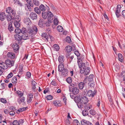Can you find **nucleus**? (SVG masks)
Wrapping results in <instances>:
<instances>
[{"mask_svg":"<svg viewBox=\"0 0 125 125\" xmlns=\"http://www.w3.org/2000/svg\"><path fill=\"white\" fill-rule=\"evenodd\" d=\"M94 76L93 74H90L88 78V80L90 82H92L93 80Z\"/></svg>","mask_w":125,"mask_h":125,"instance_id":"30","label":"nucleus"},{"mask_svg":"<svg viewBox=\"0 0 125 125\" xmlns=\"http://www.w3.org/2000/svg\"><path fill=\"white\" fill-rule=\"evenodd\" d=\"M17 93L19 96L21 97L23 95V94L21 92L19 91H17Z\"/></svg>","mask_w":125,"mask_h":125,"instance_id":"52","label":"nucleus"},{"mask_svg":"<svg viewBox=\"0 0 125 125\" xmlns=\"http://www.w3.org/2000/svg\"><path fill=\"white\" fill-rule=\"evenodd\" d=\"M72 90V91L73 94L74 95L77 94L79 92V89L77 87H75L73 88Z\"/></svg>","mask_w":125,"mask_h":125,"instance_id":"11","label":"nucleus"},{"mask_svg":"<svg viewBox=\"0 0 125 125\" xmlns=\"http://www.w3.org/2000/svg\"><path fill=\"white\" fill-rule=\"evenodd\" d=\"M47 100H51L52 99V96L51 95H49L46 97Z\"/></svg>","mask_w":125,"mask_h":125,"instance_id":"57","label":"nucleus"},{"mask_svg":"<svg viewBox=\"0 0 125 125\" xmlns=\"http://www.w3.org/2000/svg\"><path fill=\"white\" fill-rule=\"evenodd\" d=\"M5 86V84L4 83H2L0 84V89L1 90L4 88Z\"/></svg>","mask_w":125,"mask_h":125,"instance_id":"43","label":"nucleus"},{"mask_svg":"<svg viewBox=\"0 0 125 125\" xmlns=\"http://www.w3.org/2000/svg\"><path fill=\"white\" fill-rule=\"evenodd\" d=\"M24 21L25 23L27 25H29L31 24V22L30 18H25Z\"/></svg>","mask_w":125,"mask_h":125,"instance_id":"16","label":"nucleus"},{"mask_svg":"<svg viewBox=\"0 0 125 125\" xmlns=\"http://www.w3.org/2000/svg\"><path fill=\"white\" fill-rule=\"evenodd\" d=\"M82 114L83 116H85L87 115L88 113L87 110H83L82 112Z\"/></svg>","mask_w":125,"mask_h":125,"instance_id":"41","label":"nucleus"},{"mask_svg":"<svg viewBox=\"0 0 125 125\" xmlns=\"http://www.w3.org/2000/svg\"><path fill=\"white\" fill-rule=\"evenodd\" d=\"M85 63H83L81 64L80 72L81 74L83 73L85 75H87L89 73L90 69L89 67L85 68Z\"/></svg>","mask_w":125,"mask_h":125,"instance_id":"2","label":"nucleus"},{"mask_svg":"<svg viewBox=\"0 0 125 125\" xmlns=\"http://www.w3.org/2000/svg\"><path fill=\"white\" fill-rule=\"evenodd\" d=\"M6 18V15L5 13L2 12L0 14V19L1 21H3Z\"/></svg>","mask_w":125,"mask_h":125,"instance_id":"15","label":"nucleus"},{"mask_svg":"<svg viewBox=\"0 0 125 125\" xmlns=\"http://www.w3.org/2000/svg\"><path fill=\"white\" fill-rule=\"evenodd\" d=\"M13 76V74L12 72H10L9 74L7 76V78L8 79H9L11 78Z\"/></svg>","mask_w":125,"mask_h":125,"instance_id":"58","label":"nucleus"},{"mask_svg":"<svg viewBox=\"0 0 125 125\" xmlns=\"http://www.w3.org/2000/svg\"><path fill=\"white\" fill-rule=\"evenodd\" d=\"M12 47L15 52H18L19 48V46L16 43L13 44L12 45Z\"/></svg>","mask_w":125,"mask_h":125,"instance_id":"9","label":"nucleus"},{"mask_svg":"<svg viewBox=\"0 0 125 125\" xmlns=\"http://www.w3.org/2000/svg\"><path fill=\"white\" fill-rule=\"evenodd\" d=\"M43 23V21L42 19H40L39 21V25L40 27H41L42 26Z\"/></svg>","mask_w":125,"mask_h":125,"instance_id":"50","label":"nucleus"},{"mask_svg":"<svg viewBox=\"0 0 125 125\" xmlns=\"http://www.w3.org/2000/svg\"><path fill=\"white\" fill-rule=\"evenodd\" d=\"M84 83L82 82H80L79 84V88L80 89H82L84 87Z\"/></svg>","mask_w":125,"mask_h":125,"instance_id":"32","label":"nucleus"},{"mask_svg":"<svg viewBox=\"0 0 125 125\" xmlns=\"http://www.w3.org/2000/svg\"><path fill=\"white\" fill-rule=\"evenodd\" d=\"M42 36L43 37L44 39L47 41H48V36L46 33H43L42 34Z\"/></svg>","mask_w":125,"mask_h":125,"instance_id":"21","label":"nucleus"},{"mask_svg":"<svg viewBox=\"0 0 125 125\" xmlns=\"http://www.w3.org/2000/svg\"><path fill=\"white\" fill-rule=\"evenodd\" d=\"M33 97L32 94L31 93H29L28 95L27 98V103H29L31 102L32 100Z\"/></svg>","mask_w":125,"mask_h":125,"instance_id":"8","label":"nucleus"},{"mask_svg":"<svg viewBox=\"0 0 125 125\" xmlns=\"http://www.w3.org/2000/svg\"><path fill=\"white\" fill-rule=\"evenodd\" d=\"M12 123L13 125H20L19 123L17 120L13 121Z\"/></svg>","mask_w":125,"mask_h":125,"instance_id":"54","label":"nucleus"},{"mask_svg":"<svg viewBox=\"0 0 125 125\" xmlns=\"http://www.w3.org/2000/svg\"><path fill=\"white\" fill-rule=\"evenodd\" d=\"M33 2L34 4L38 6L39 4V2L37 0H33Z\"/></svg>","mask_w":125,"mask_h":125,"instance_id":"51","label":"nucleus"},{"mask_svg":"<svg viewBox=\"0 0 125 125\" xmlns=\"http://www.w3.org/2000/svg\"><path fill=\"white\" fill-rule=\"evenodd\" d=\"M58 101H54L53 102V104L55 106H60V104L58 102Z\"/></svg>","mask_w":125,"mask_h":125,"instance_id":"33","label":"nucleus"},{"mask_svg":"<svg viewBox=\"0 0 125 125\" xmlns=\"http://www.w3.org/2000/svg\"><path fill=\"white\" fill-rule=\"evenodd\" d=\"M26 109V107H22L21 108H20L18 110V111L19 112H22L23 111H24Z\"/></svg>","mask_w":125,"mask_h":125,"instance_id":"53","label":"nucleus"},{"mask_svg":"<svg viewBox=\"0 0 125 125\" xmlns=\"http://www.w3.org/2000/svg\"><path fill=\"white\" fill-rule=\"evenodd\" d=\"M84 122L85 123L88 125H93L92 123L89 122V121L86 120H84Z\"/></svg>","mask_w":125,"mask_h":125,"instance_id":"56","label":"nucleus"},{"mask_svg":"<svg viewBox=\"0 0 125 125\" xmlns=\"http://www.w3.org/2000/svg\"><path fill=\"white\" fill-rule=\"evenodd\" d=\"M6 19L8 21H10L11 19H12V16L9 15H8L6 16Z\"/></svg>","mask_w":125,"mask_h":125,"instance_id":"40","label":"nucleus"},{"mask_svg":"<svg viewBox=\"0 0 125 125\" xmlns=\"http://www.w3.org/2000/svg\"><path fill=\"white\" fill-rule=\"evenodd\" d=\"M30 5L28 4H26L25 5V9L27 10L31 11V9L30 7Z\"/></svg>","mask_w":125,"mask_h":125,"instance_id":"26","label":"nucleus"},{"mask_svg":"<svg viewBox=\"0 0 125 125\" xmlns=\"http://www.w3.org/2000/svg\"><path fill=\"white\" fill-rule=\"evenodd\" d=\"M31 83L32 89L33 90L35 91L36 88V84L37 83L34 81H32Z\"/></svg>","mask_w":125,"mask_h":125,"instance_id":"18","label":"nucleus"},{"mask_svg":"<svg viewBox=\"0 0 125 125\" xmlns=\"http://www.w3.org/2000/svg\"><path fill=\"white\" fill-rule=\"evenodd\" d=\"M15 32L17 33L20 34L21 33V30L18 28L16 29L15 30Z\"/></svg>","mask_w":125,"mask_h":125,"instance_id":"44","label":"nucleus"},{"mask_svg":"<svg viewBox=\"0 0 125 125\" xmlns=\"http://www.w3.org/2000/svg\"><path fill=\"white\" fill-rule=\"evenodd\" d=\"M81 102H79L77 103V105L78 107L80 108H82L83 107V104L81 103Z\"/></svg>","mask_w":125,"mask_h":125,"instance_id":"48","label":"nucleus"},{"mask_svg":"<svg viewBox=\"0 0 125 125\" xmlns=\"http://www.w3.org/2000/svg\"><path fill=\"white\" fill-rule=\"evenodd\" d=\"M66 41L70 43L71 42L70 38L69 37H67L66 38Z\"/></svg>","mask_w":125,"mask_h":125,"instance_id":"60","label":"nucleus"},{"mask_svg":"<svg viewBox=\"0 0 125 125\" xmlns=\"http://www.w3.org/2000/svg\"><path fill=\"white\" fill-rule=\"evenodd\" d=\"M61 72H62V75L64 76L66 75L68 73L67 70L66 69H64Z\"/></svg>","mask_w":125,"mask_h":125,"instance_id":"28","label":"nucleus"},{"mask_svg":"<svg viewBox=\"0 0 125 125\" xmlns=\"http://www.w3.org/2000/svg\"><path fill=\"white\" fill-rule=\"evenodd\" d=\"M35 11L38 14H40L41 13V11L40 10L38 7H35L34 8Z\"/></svg>","mask_w":125,"mask_h":125,"instance_id":"36","label":"nucleus"},{"mask_svg":"<svg viewBox=\"0 0 125 125\" xmlns=\"http://www.w3.org/2000/svg\"><path fill=\"white\" fill-rule=\"evenodd\" d=\"M74 84H70V86H69V91L71 92L72 91V89L73 88V87H74Z\"/></svg>","mask_w":125,"mask_h":125,"instance_id":"39","label":"nucleus"},{"mask_svg":"<svg viewBox=\"0 0 125 125\" xmlns=\"http://www.w3.org/2000/svg\"><path fill=\"white\" fill-rule=\"evenodd\" d=\"M53 47L54 49H55V50L57 51H58L59 50V47L58 45L57 44H55L54 45H53Z\"/></svg>","mask_w":125,"mask_h":125,"instance_id":"47","label":"nucleus"},{"mask_svg":"<svg viewBox=\"0 0 125 125\" xmlns=\"http://www.w3.org/2000/svg\"><path fill=\"white\" fill-rule=\"evenodd\" d=\"M25 98L24 97L22 98L20 97L17 99V101L19 104H20L21 103L24 102L25 100Z\"/></svg>","mask_w":125,"mask_h":125,"instance_id":"22","label":"nucleus"},{"mask_svg":"<svg viewBox=\"0 0 125 125\" xmlns=\"http://www.w3.org/2000/svg\"><path fill=\"white\" fill-rule=\"evenodd\" d=\"M29 33L32 38H33L38 31V29L36 26H33L32 28H30L29 30Z\"/></svg>","mask_w":125,"mask_h":125,"instance_id":"3","label":"nucleus"},{"mask_svg":"<svg viewBox=\"0 0 125 125\" xmlns=\"http://www.w3.org/2000/svg\"><path fill=\"white\" fill-rule=\"evenodd\" d=\"M6 11L7 13L9 14L12 13V15H14L16 14L15 11L13 10L10 7H8L7 8Z\"/></svg>","mask_w":125,"mask_h":125,"instance_id":"5","label":"nucleus"},{"mask_svg":"<svg viewBox=\"0 0 125 125\" xmlns=\"http://www.w3.org/2000/svg\"><path fill=\"white\" fill-rule=\"evenodd\" d=\"M89 83L90 84L89 86L90 87H93L94 86V83L93 81H92V82H90Z\"/></svg>","mask_w":125,"mask_h":125,"instance_id":"55","label":"nucleus"},{"mask_svg":"<svg viewBox=\"0 0 125 125\" xmlns=\"http://www.w3.org/2000/svg\"><path fill=\"white\" fill-rule=\"evenodd\" d=\"M48 16V21L50 23H51L52 21V18L53 16V14L50 11H48L47 13Z\"/></svg>","mask_w":125,"mask_h":125,"instance_id":"4","label":"nucleus"},{"mask_svg":"<svg viewBox=\"0 0 125 125\" xmlns=\"http://www.w3.org/2000/svg\"><path fill=\"white\" fill-rule=\"evenodd\" d=\"M92 107V106L90 104H86L84 106V108L85 109L87 110H88Z\"/></svg>","mask_w":125,"mask_h":125,"instance_id":"29","label":"nucleus"},{"mask_svg":"<svg viewBox=\"0 0 125 125\" xmlns=\"http://www.w3.org/2000/svg\"><path fill=\"white\" fill-rule=\"evenodd\" d=\"M73 123L74 125H80L78 121L77 120H75L73 121Z\"/></svg>","mask_w":125,"mask_h":125,"instance_id":"42","label":"nucleus"},{"mask_svg":"<svg viewBox=\"0 0 125 125\" xmlns=\"http://www.w3.org/2000/svg\"><path fill=\"white\" fill-rule=\"evenodd\" d=\"M121 76L123 78L125 77V71H123L121 73Z\"/></svg>","mask_w":125,"mask_h":125,"instance_id":"64","label":"nucleus"},{"mask_svg":"<svg viewBox=\"0 0 125 125\" xmlns=\"http://www.w3.org/2000/svg\"><path fill=\"white\" fill-rule=\"evenodd\" d=\"M89 113L92 115H96V112L95 111L93 110H91L89 111Z\"/></svg>","mask_w":125,"mask_h":125,"instance_id":"38","label":"nucleus"},{"mask_svg":"<svg viewBox=\"0 0 125 125\" xmlns=\"http://www.w3.org/2000/svg\"><path fill=\"white\" fill-rule=\"evenodd\" d=\"M39 8L42 11H44L45 10V7L42 4L40 6Z\"/></svg>","mask_w":125,"mask_h":125,"instance_id":"34","label":"nucleus"},{"mask_svg":"<svg viewBox=\"0 0 125 125\" xmlns=\"http://www.w3.org/2000/svg\"><path fill=\"white\" fill-rule=\"evenodd\" d=\"M64 66L63 64H60L58 66V71L61 72L64 70Z\"/></svg>","mask_w":125,"mask_h":125,"instance_id":"20","label":"nucleus"},{"mask_svg":"<svg viewBox=\"0 0 125 125\" xmlns=\"http://www.w3.org/2000/svg\"><path fill=\"white\" fill-rule=\"evenodd\" d=\"M8 29L10 32H11L13 31V28L12 26L11 23L10 22L8 23Z\"/></svg>","mask_w":125,"mask_h":125,"instance_id":"17","label":"nucleus"},{"mask_svg":"<svg viewBox=\"0 0 125 125\" xmlns=\"http://www.w3.org/2000/svg\"><path fill=\"white\" fill-rule=\"evenodd\" d=\"M47 14L46 12L42 13V17L44 19H45L47 18Z\"/></svg>","mask_w":125,"mask_h":125,"instance_id":"45","label":"nucleus"},{"mask_svg":"<svg viewBox=\"0 0 125 125\" xmlns=\"http://www.w3.org/2000/svg\"><path fill=\"white\" fill-rule=\"evenodd\" d=\"M118 56L119 61L121 62H123V58L122 54L120 53L118 54Z\"/></svg>","mask_w":125,"mask_h":125,"instance_id":"25","label":"nucleus"},{"mask_svg":"<svg viewBox=\"0 0 125 125\" xmlns=\"http://www.w3.org/2000/svg\"><path fill=\"white\" fill-rule=\"evenodd\" d=\"M12 82L14 83H15L17 82V78L16 77H13L11 80Z\"/></svg>","mask_w":125,"mask_h":125,"instance_id":"37","label":"nucleus"},{"mask_svg":"<svg viewBox=\"0 0 125 125\" xmlns=\"http://www.w3.org/2000/svg\"><path fill=\"white\" fill-rule=\"evenodd\" d=\"M58 21L57 19H54V23L55 25H57L58 24Z\"/></svg>","mask_w":125,"mask_h":125,"instance_id":"61","label":"nucleus"},{"mask_svg":"<svg viewBox=\"0 0 125 125\" xmlns=\"http://www.w3.org/2000/svg\"><path fill=\"white\" fill-rule=\"evenodd\" d=\"M74 52L75 54L77 56H79L80 55V54L79 53L78 51H74Z\"/></svg>","mask_w":125,"mask_h":125,"instance_id":"62","label":"nucleus"},{"mask_svg":"<svg viewBox=\"0 0 125 125\" xmlns=\"http://www.w3.org/2000/svg\"><path fill=\"white\" fill-rule=\"evenodd\" d=\"M31 73L29 72H28L27 73H26V76L28 78H30L31 76Z\"/></svg>","mask_w":125,"mask_h":125,"instance_id":"63","label":"nucleus"},{"mask_svg":"<svg viewBox=\"0 0 125 125\" xmlns=\"http://www.w3.org/2000/svg\"><path fill=\"white\" fill-rule=\"evenodd\" d=\"M30 17L31 19L34 20L37 19V15L35 13L31 12L30 15Z\"/></svg>","mask_w":125,"mask_h":125,"instance_id":"12","label":"nucleus"},{"mask_svg":"<svg viewBox=\"0 0 125 125\" xmlns=\"http://www.w3.org/2000/svg\"><path fill=\"white\" fill-rule=\"evenodd\" d=\"M12 19L14 20L15 21H20L21 20V18L18 15H12Z\"/></svg>","mask_w":125,"mask_h":125,"instance_id":"13","label":"nucleus"},{"mask_svg":"<svg viewBox=\"0 0 125 125\" xmlns=\"http://www.w3.org/2000/svg\"><path fill=\"white\" fill-rule=\"evenodd\" d=\"M64 57V56L62 55L60 56L59 57L58 60L59 62L61 63L60 64H62L63 62Z\"/></svg>","mask_w":125,"mask_h":125,"instance_id":"23","label":"nucleus"},{"mask_svg":"<svg viewBox=\"0 0 125 125\" xmlns=\"http://www.w3.org/2000/svg\"><path fill=\"white\" fill-rule=\"evenodd\" d=\"M22 34L21 36V39L26 40L29 39V36L28 35L27 33H25Z\"/></svg>","mask_w":125,"mask_h":125,"instance_id":"14","label":"nucleus"},{"mask_svg":"<svg viewBox=\"0 0 125 125\" xmlns=\"http://www.w3.org/2000/svg\"><path fill=\"white\" fill-rule=\"evenodd\" d=\"M88 101V98L85 96L82 97L80 99V102L84 104L87 103Z\"/></svg>","mask_w":125,"mask_h":125,"instance_id":"10","label":"nucleus"},{"mask_svg":"<svg viewBox=\"0 0 125 125\" xmlns=\"http://www.w3.org/2000/svg\"><path fill=\"white\" fill-rule=\"evenodd\" d=\"M27 3L30 5L32 7L33 6V5L32 3L31 0H26Z\"/></svg>","mask_w":125,"mask_h":125,"instance_id":"49","label":"nucleus"},{"mask_svg":"<svg viewBox=\"0 0 125 125\" xmlns=\"http://www.w3.org/2000/svg\"><path fill=\"white\" fill-rule=\"evenodd\" d=\"M14 62L8 60L5 61V63L2 62L0 63V67L3 69H7L8 67H11L13 66Z\"/></svg>","mask_w":125,"mask_h":125,"instance_id":"1","label":"nucleus"},{"mask_svg":"<svg viewBox=\"0 0 125 125\" xmlns=\"http://www.w3.org/2000/svg\"><path fill=\"white\" fill-rule=\"evenodd\" d=\"M57 29L58 31L60 32H62L63 31V28L60 26H59L57 27Z\"/></svg>","mask_w":125,"mask_h":125,"instance_id":"35","label":"nucleus"},{"mask_svg":"<svg viewBox=\"0 0 125 125\" xmlns=\"http://www.w3.org/2000/svg\"><path fill=\"white\" fill-rule=\"evenodd\" d=\"M51 84L54 86L57 85V83L55 80H53L51 83Z\"/></svg>","mask_w":125,"mask_h":125,"instance_id":"59","label":"nucleus"},{"mask_svg":"<svg viewBox=\"0 0 125 125\" xmlns=\"http://www.w3.org/2000/svg\"><path fill=\"white\" fill-rule=\"evenodd\" d=\"M121 8V6L120 5H117L115 12L117 18L119 17L120 15V13Z\"/></svg>","mask_w":125,"mask_h":125,"instance_id":"7","label":"nucleus"},{"mask_svg":"<svg viewBox=\"0 0 125 125\" xmlns=\"http://www.w3.org/2000/svg\"><path fill=\"white\" fill-rule=\"evenodd\" d=\"M7 55L9 57L11 58H14L15 57V54L12 52H8Z\"/></svg>","mask_w":125,"mask_h":125,"instance_id":"19","label":"nucleus"},{"mask_svg":"<svg viewBox=\"0 0 125 125\" xmlns=\"http://www.w3.org/2000/svg\"><path fill=\"white\" fill-rule=\"evenodd\" d=\"M14 37L15 40L18 41H20L21 40V36L19 35L16 34L14 35Z\"/></svg>","mask_w":125,"mask_h":125,"instance_id":"24","label":"nucleus"},{"mask_svg":"<svg viewBox=\"0 0 125 125\" xmlns=\"http://www.w3.org/2000/svg\"><path fill=\"white\" fill-rule=\"evenodd\" d=\"M65 49L67 52H69L72 50V48L71 46H68L66 47Z\"/></svg>","mask_w":125,"mask_h":125,"instance_id":"27","label":"nucleus"},{"mask_svg":"<svg viewBox=\"0 0 125 125\" xmlns=\"http://www.w3.org/2000/svg\"><path fill=\"white\" fill-rule=\"evenodd\" d=\"M96 92V90H94V91L91 90H89L87 92V95L89 97H93L95 94Z\"/></svg>","mask_w":125,"mask_h":125,"instance_id":"6","label":"nucleus"},{"mask_svg":"<svg viewBox=\"0 0 125 125\" xmlns=\"http://www.w3.org/2000/svg\"><path fill=\"white\" fill-rule=\"evenodd\" d=\"M19 21H15L14 22V25L16 27V28H18L20 26V24L19 22Z\"/></svg>","mask_w":125,"mask_h":125,"instance_id":"31","label":"nucleus"},{"mask_svg":"<svg viewBox=\"0 0 125 125\" xmlns=\"http://www.w3.org/2000/svg\"><path fill=\"white\" fill-rule=\"evenodd\" d=\"M72 81V78L70 77L66 79L67 82L69 83H71Z\"/></svg>","mask_w":125,"mask_h":125,"instance_id":"46","label":"nucleus"}]
</instances>
